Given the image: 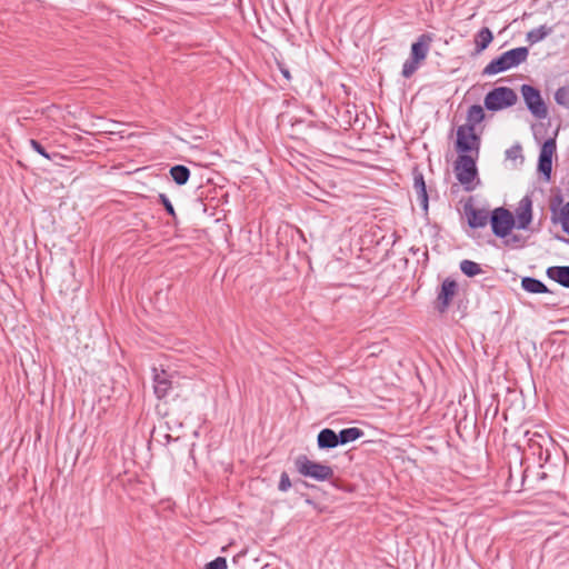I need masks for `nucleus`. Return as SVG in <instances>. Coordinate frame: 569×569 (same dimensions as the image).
<instances>
[{"instance_id": "f257e3e1", "label": "nucleus", "mask_w": 569, "mask_h": 569, "mask_svg": "<svg viewBox=\"0 0 569 569\" xmlns=\"http://www.w3.org/2000/svg\"><path fill=\"white\" fill-rule=\"evenodd\" d=\"M528 53L529 51L526 47H518L508 50L500 54L498 58L491 60L482 70V74H497L510 68L517 67L527 60Z\"/></svg>"}, {"instance_id": "f03ea898", "label": "nucleus", "mask_w": 569, "mask_h": 569, "mask_svg": "<svg viewBox=\"0 0 569 569\" xmlns=\"http://www.w3.org/2000/svg\"><path fill=\"white\" fill-rule=\"evenodd\" d=\"M295 466L301 476L312 478L317 481L330 480L335 475L330 466L312 461L305 455L296 458Z\"/></svg>"}, {"instance_id": "7ed1b4c3", "label": "nucleus", "mask_w": 569, "mask_h": 569, "mask_svg": "<svg viewBox=\"0 0 569 569\" xmlns=\"http://www.w3.org/2000/svg\"><path fill=\"white\" fill-rule=\"evenodd\" d=\"M518 100L517 93L508 87H497L485 97V107L489 111H498L513 106Z\"/></svg>"}, {"instance_id": "20e7f679", "label": "nucleus", "mask_w": 569, "mask_h": 569, "mask_svg": "<svg viewBox=\"0 0 569 569\" xmlns=\"http://www.w3.org/2000/svg\"><path fill=\"white\" fill-rule=\"evenodd\" d=\"M455 173L457 180L463 186L466 191L473 190L472 184L477 177L476 160L469 154H460L455 162Z\"/></svg>"}, {"instance_id": "39448f33", "label": "nucleus", "mask_w": 569, "mask_h": 569, "mask_svg": "<svg viewBox=\"0 0 569 569\" xmlns=\"http://www.w3.org/2000/svg\"><path fill=\"white\" fill-rule=\"evenodd\" d=\"M490 224L492 233L498 238L505 239L510 234L516 220L508 209L499 207L491 211Z\"/></svg>"}, {"instance_id": "423d86ee", "label": "nucleus", "mask_w": 569, "mask_h": 569, "mask_svg": "<svg viewBox=\"0 0 569 569\" xmlns=\"http://www.w3.org/2000/svg\"><path fill=\"white\" fill-rule=\"evenodd\" d=\"M520 91L531 114L537 119H545L548 116V108L540 91L530 84H522Z\"/></svg>"}, {"instance_id": "0eeeda50", "label": "nucleus", "mask_w": 569, "mask_h": 569, "mask_svg": "<svg viewBox=\"0 0 569 569\" xmlns=\"http://www.w3.org/2000/svg\"><path fill=\"white\" fill-rule=\"evenodd\" d=\"M456 148L459 152L467 153L475 151L477 154L480 148V137L471 126H459L457 129Z\"/></svg>"}, {"instance_id": "6e6552de", "label": "nucleus", "mask_w": 569, "mask_h": 569, "mask_svg": "<svg viewBox=\"0 0 569 569\" xmlns=\"http://www.w3.org/2000/svg\"><path fill=\"white\" fill-rule=\"evenodd\" d=\"M458 293V283L451 278H446L440 287L436 299V309L440 313H445L450 307L453 298Z\"/></svg>"}, {"instance_id": "1a4fd4ad", "label": "nucleus", "mask_w": 569, "mask_h": 569, "mask_svg": "<svg viewBox=\"0 0 569 569\" xmlns=\"http://www.w3.org/2000/svg\"><path fill=\"white\" fill-rule=\"evenodd\" d=\"M463 213L471 229L486 227L488 221H490L491 214V212L485 208L475 207L471 198L463 204Z\"/></svg>"}, {"instance_id": "9d476101", "label": "nucleus", "mask_w": 569, "mask_h": 569, "mask_svg": "<svg viewBox=\"0 0 569 569\" xmlns=\"http://www.w3.org/2000/svg\"><path fill=\"white\" fill-rule=\"evenodd\" d=\"M555 151L556 141L551 138L546 140L540 149L538 170L546 177L547 180L550 179L552 170V156Z\"/></svg>"}, {"instance_id": "9b49d317", "label": "nucleus", "mask_w": 569, "mask_h": 569, "mask_svg": "<svg viewBox=\"0 0 569 569\" xmlns=\"http://www.w3.org/2000/svg\"><path fill=\"white\" fill-rule=\"evenodd\" d=\"M513 217L516 220L515 227L518 229H527L529 227L532 220V201L528 196L519 201L516 216Z\"/></svg>"}, {"instance_id": "f8f14e48", "label": "nucleus", "mask_w": 569, "mask_h": 569, "mask_svg": "<svg viewBox=\"0 0 569 569\" xmlns=\"http://www.w3.org/2000/svg\"><path fill=\"white\" fill-rule=\"evenodd\" d=\"M172 388V376L166 370L153 369V390L157 398L162 399L167 397Z\"/></svg>"}, {"instance_id": "ddd939ff", "label": "nucleus", "mask_w": 569, "mask_h": 569, "mask_svg": "<svg viewBox=\"0 0 569 569\" xmlns=\"http://www.w3.org/2000/svg\"><path fill=\"white\" fill-rule=\"evenodd\" d=\"M413 174V188L416 189L418 200L423 210L428 209V193L426 188L425 178L421 171L417 168L412 172Z\"/></svg>"}, {"instance_id": "4468645a", "label": "nucleus", "mask_w": 569, "mask_h": 569, "mask_svg": "<svg viewBox=\"0 0 569 569\" xmlns=\"http://www.w3.org/2000/svg\"><path fill=\"white\" fill-rule=\"evenodd\" d=\"M430 42H431L430 36H428V34L420 36L418 41L412 43V46H411V57L410 58L415 59L418 62H421L422 60H425L428 54V51H429Z\"/></svg>"}, {"instance_id": "2eb2a0df", "label": "nucleus", "mask_w": 569, "mask_h": 569, "mask_svg": "<svg viewBox=\"0 0 569 569\" xmlns=\"http://www.w3.org/2000/svg\"><path fill=\"white\" fill-rule=\"evenodd\" d=\"M317 445L319 449H332L339 446L338 433L330 429H322L317 437Z\"/></svg>"}, {"instance_id": "dca6fc26", "label": "nucleus", "mask_w": 569, "mask_h": 569, "mask_svg": "<svg viewBox=\"0 0 569 569\" xmlns=\"http://www.w3.org/2000/svg\"><path fill=\"white\" fill-rule=\"evenodd\" d=\"M562 203L561 197H556L550 204V209L552 212V221L555 223L559 222L562 223V221L569 220V201L565 204H562L560 208H558Z\"/></svg>"}, {"instance_id": "f3484780", "label": "nucleus", "mask_w": 569, "mask_h": 569, "mask_svg": "<svg viewBox=\"0 0 569 569\" xmlns=\"http://www.w3.org/2000/svg\"><path fill=\"white\" fill-rule=\"evenodd\" d=\"M548 278L558 282L565 288H569V266H553L546 271Z\"/></svg>"}, {"instance_id": "a211bd4d", "label": "nucleus", "mask_w": 569, "mask_h": 569, "mask_svg": "<svg viewBox=\"0 0 569 569\" xmlns=\"http://www.w3.org/2000/svg\"><path fill=\"white\" fill-rule=\"evenodd\" d=\"M521 287L530 293H551L542 281L532 277L522 278Z\"/></svg>"}, {"instance_id": "6ab92c4d", "label": "nucleus", "mask_w": 569, "mask_h": 569, "mask_svg": "<svg viewBox=\"0 0 569 569\" xmlns=\"http://www.w3.org/2000/svg\"><path fill=\"white\" fill-rule=\"evenodd\" d=\"M365 431L357 427H350L340 430L338 433L339 445H347L349 442L356 441L359 438L363 437Z\"/></svg>"}, {"instance_id": "aec40b11", "label": "nucleus", "mask_w": 569, "mask_h": 569, "mask_svg": "<svg viewBox=\"0 0 569 569\" xmlns=\"http://www.w3.org/2000/svg\"><path fill=\"white\" fill-rule=\"evenodd\" d=\"M492 40H493V34L490 31V29L487 27L481 28L477 32L476 38H475L477 52L479 53V52L483 51L485 49H487Z\"/></svg>"}, {"instance_id": "412c9836", "label": "nucleus", "mask_w": 569, "mask_h": 569, "mask_svg": "<svg viewBox=\"0 0 569 569\" xmlns=\"http://www.w3.org/2000/svg\"><path fill=\"white\" fill-rule=\"evenodd\" d=\"M170 176L178 186H183L190 178V170L186 166L176 164L170 168Z\"/></svg>"}, {"instance_id": "4be33fe9", "label": "nucleus", "mask_w": 569, "mask_h": 569, "mask_svg": "<svg viewBox=\"0 0 569 569\" xmlns=\"http://www.w3.org/2000/svg\"><path fill=\"white\" fill-rule=\"evenodd\" d=\"M485 119V111L480 104H472L467 112V123L463 126H471L473 129L476 124Z\"/></svg>"}, {"instance_id": "5701e85b", "label": "nucleus", "mask_w": 569, "mask_h": 569, "mask_svg": "<svg viewBox=\"0 0 569 569\" xmlns=\"http://www.w3.org/2000/svg\"><path fill=\"white\" fill-rule=\"evenodd\" d=\"M551 32V28L546 26H540L539 28H535L527 33V41L531 44L537 43L543 40Z\"/></svg>"}, {"instance_id": "b1692460", "label": "nucleus", "mask_w": 569, "mask_h": 569, "mask_svg": "<svg viewBox=\"0 0 569 569\" xmlns=\"http://www.w3.org/2000/svg\"><path fill=\"white\" fill-rule=\"evenodd\" d=\"M460 270L468 277H475L482 271L477 262L467 259L460 262Z\"/></svg>"}, {"instance_id": "393cba45", "label": "nucleus", "mask_w": 569, "mask_h": 569, "mask_svg": "<svg viewBox=\"0 0 569 569\" xmlns=\"http://www.w3.org/2000/svg\"><path fill=\"white\" fill-rule=\"evenodd\" d=\"M555 100L558 104L569 108V88H559L555 93Z\"/></svg>"}, {"instance_id": "a878e982", "label": "nucleus", "mask_w": 569, "mask_h": 569, "mask_svg": "<svg viewBox=\"0 0 569 569\" xmlns=\"http://www.w3.org/2000/svg\"><path fill=\"white\" fill-rule=\"evenodd\" d=\"M419 63L420 62L416 61L412 58L406 60L402 66V76L405 78H410L417 71Z\"/></svg>"}, {"instance_id": "bb28decb", "label": "nucleus", "mask_w": 569, "mask_h": 569, "mask_svg": "<svg viewBox=\"0 0 569 569\" xmlns=\"http://www.w3.org/2000/svg\"><path fill=\"white\" fill-rule=\"evenodd\" d=\"M159 202L164 207L168 214H170L173 219L177 217L171 201L164 193L159 194Z\"/></svg>"}, {"instance_id": "cd10ccee", "label": "nucleus", "mask_w": 569, "mask_h": 569, "mask_svg": "<svg viewBox=\"0 0 569 569\" xmlns=\"http://www.w3.org/2000/svg\"><path fill=\"white\" fill-rule=\"evenodd\" d=\"M204 569H227V560L223 557H217L204 566Z\"/></svg>"}, {"instance_id": "c85d7f7f", "label": "nucleus", "mask_w": 569, "mask_h": 569, "mask_svg": "<svg viewBox=\"0 0 569 569\" xmlns=\"http://www.w3.org/2000/svg\"><path fill=\"white\" fill-rule=\"evenodd\" d=\"M291 488V481H290V478H289V475L287 472H282L281 476H280V481H279V485H278V489L280 491H288L289 489Z\"/></svg>"}, {"instance_id": "c756f323", "label": "nucleus", "mask_w": 569, "mask_h": 569, "mask_svg": "<svg viewBox=\"0 0 569 569\" xmlns=\"http://www.w3.org/2000/svg\"><path fill=\"white\" fill-rule=\"evenodd\" d=\"M30 146H31V148L36 152H38L39 154H41L46 159L51 160V157L49 156V153H47L46 149L43 148V146L38 140L31 139L30 140Z\"/></svg>"}, {"instance_id": "7c9ffc66", "label": "nucleus", "mask_w": 569, "mask_h": 569, "mask_svg": "<svg viewBox=\"0 0 569 569\" xmlns=\"http://www.w3.org/2000/svg\"><path fill=\"white\" fill-rule=\"evenodd\" d=\"M505 239H506V241H505L506 244L522 242V237L518 236V234H513L510 238H505Z\"/></svg>"}, {"instance_id": "2f4dec72", "label": "nucleus", "mask_w": 569, "mask_h": 569, "mask_svg": "<svg viewBox=\"0 0 569 569\" xmlns=\"http://www.w3.org/2000/svg\"><path fill=\"white\" fill-rule=\"evenodd\" d=\"M520 151V147H517L515 149H508L507 150V158L515 159L517 157V152Z\"/></svg>"}, {"instance_id": "473e14b6", "label": "nucleus", "mask_w": 569, "mask_h": 569, "mask_svg": "<svg viewBox=\"0 0 569 569\" xmlns=\"http://www.w3.org/2000/svg\"><path fill=\"white\" fill-rule=\"evenodd\" d=\"M279 69L282 73V76L287 79V80H290L291 79V74H290V71L283 66V64H280L279 63Z\"/></svg>"}, {"instance_id": "72a5a7b5", "label": "nucleus", "mask_w": 569, "mask_h": 569, "mask_svg": "<svg viewBox=\"0 0 569 569\" xmlns=\"http://www.w3.org/2000/svg\"><path fill=\"white\" fill-rule=\"evenodd\" d=\"M561 227H562V230H563L567 234H569V220H568V221H562Z\"/></svg>"}]
</instances>
